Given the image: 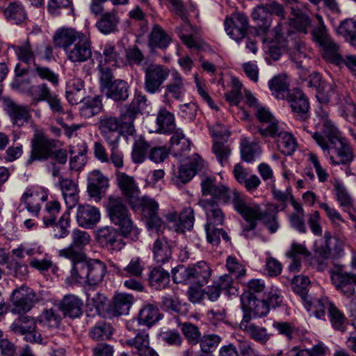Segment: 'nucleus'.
Wrapping results in <instances>:
<instances>
[{
    "instance_id": "58",
    "label": "nucleus",
    "mask_w": 356,
    "mask_h": 356,
    "mask_svg": "<svg viewBox=\"0 0 356 356\" xmlns=\"http://www.w3.org/2000/svg\"><path fill=\"white\" fill-rule=\"evenodd\" d=\"M194 210L191 207L185 208L180 213L179 221L177 224V232L184 233L186 230H191L194 224Z\"/></svg>"
},
{
    "instance_id": "59",
    "label": "nucleus",
    "mask_w": 356,
    "mask_h": 356,
    "mask_svg": "<svg viewBox=\"0 0 356 356\" xmlns=\"http://www.w3.org/2000/svg\"><path fill=\"white\" fill-rule=\"evenodd\" d=\"M71 236L72 243L66 249L71 248L75 252H81L80 250L88 244L90 241V236L88 232L78 229L72 231Z\"/></svg>"
},
{
    "instance_id": "20",
    "label": "nucleus",
    "mask_w": 356,
    "mask_h": 356,
    "mask_svg": "<svg viewBox=\"0 0 356 356\" xmlns=\"http://www.w3.org/2000/svg\"><path fill=\"white\" fill-rule=\"evenodd\" d=\"M116 179L118 186L127 202L131 206L138 203L140 191L134 178L124 172H118Z\"/></svg>"
},
{
    "instance_id": "29",
    "label": "nucleus",
    "mask_w": 356,
    "mask_h": 356,
    "mask_svg": "<svg viewBox=\"0 0 356 356\" xmlns=\"http://www.w3.org/2000/svg\"><path fill=\"white\" fill-rule=\"evenodd\" d=\"M135 320L129 321L127 324V330L134 331V337H130L126 340V344L133 349L134 354L139 355L143 350H147L149 346V334L145 331H136L134 328Z\"/></svg>"
},
{
    "instance_id": "16",
    "label": "nucleus",
    "mask_w": 356,
    "mask_h": 356,
    "mask_svg": "<svg viewBox=\"0 0 356 356\" xmlns=\"http://www.w3.org/2000/svg\"><path fill=\"white\" fill-rule=\"evenodd\" d=\"M248 28V18L243 13H232L225 21V29L227 35L236 42L246 37Z\"/></svg>"
},
{
    "instance_id": "47",
    "label": "nucleus",
    "mask_w": 356,
    "mask_h": 356,
    "mask_svg": "<svg viewBox=\"0 0 356 356\" xmlns=\"http://www.w3.org/2000/svg\"><path fill=\"white\" fill-rule=\"evenodd\" d=\"M149 282L156 290L163 289L170 284V274L161 267L154 268L149 275Z\"/></svg>"
},
{
    "instance_id": "27",
    "label": "nucleus",
    "mask_w": 356,
    "mask_h": 356,
    "mask_svg": "<svg viewBox=\"0 0 356 356\" xmlns=\"http://www.w3.org/2000/svg\"><path fill=\"white\" fill-rule=\"evenodd\" d=\"M83 301L76 296L69 294L63 297L58 304L64 316L71 318L80 317L83 314Z\"/></svg>"
},
{
    "instance_id": "19",
    "label": "nucleus",
    "mask_w": 356,
    "mask_h": 356,
    "mask_svg": "<svg viewBox=\"0 0 356 356\" xmlns=\"http://www.w3.org/2000/svg\"><path fill=\"white\" fill-rule=\"evenodd\" d=\"M259 298L252 296L250 294H242L241 296V307L244 315H249L250 320L252 317L265 316L269 312V305L266 304L264 299Z\"/></svg>"
},
{
    "instance_id": "43",
    "label": "nucleus",
    "mask_w": 356,
    "mask_h": 356,
    "mask_svg": "<svg viewBox=\"0 0 356 356\" xmlns=\"http://www.w3.org/2000/svg\"><path fill=\"white\" fill-rule=\"evenodd\" d=\"M336 32L347 42L356 47V19L348 18L342 20L336 27Z\"/></svg>"
},
{
    "instance_id": "5",
    "label": "nucleus",
    "mask_w": 356,
    "mask_h": 356,
    "mask_svg": "<svg viewBox=\"0 0 356 356\" xmlns=\"http://www.w3.org/2000/svg\"><path fill=\"white\" fill-rule=\"evenodd\" d=\"M211 270L207 263L200 261L188 266L179 265L172 269V280L176 283L188 284L201 287L207 284Z\"/></svg>"
},
{
    "instance_id": "30",
    "label": "nucleus",
    "mask_w": 356,
    "mask_h": 356,
    "mask_svg": "<svg viewBox=\"0 0 356 356\" xmlns=\"http://www.w3.org/2000/svg\"><path fill=\"white\" fill-rule=\"evenodd\" d=\"M256 116L262 123L268 124L266 128H259V133L263 137L275 136L278 131V121L272 113L265 108L258 107L256 111Z\"/></svg>"
},
{
    "instance_id": "42",
    "label": "nucleus",
    "mask_w": 356,
    "mask_h": 356,
    "mask_svg": "<svg viewBox=\"0 0 356 356\" xmlns=\"http://www.w3.org/2000/svg\"><path fill=\"white\" fill-rule=\"evenodd\" d=\"M271 137L277 139V147L282 154L291 155L296 150L297 143L293 136L289 132L281 131L280 127L275 136Z\"/></svg>"
},
{
    "instance_id": "33",
    "label": "nucleus",
    "mask_w": 356,
    "mask_h": 356,
    "mask_svg": "<svg viewBox=\"0 0 356 356\" xmlns=\"http://www.w3.org/2000/svg\"><path fill=\"white\" fill-rule=\"evenodd\" d=\"M162 316L156 305L147 304L143 305L139 311L136 321L138 325L149 328L160 321Z\"/></svg>"
},
{
    "instance_id": "9",
    "label": "nucleus",
    "mask_w": 356,
    "mask_h": 356,
    "mask_svg": "<svg viewBox=\"0 0 356 356\" xmlns=\"http://www.w3.org/2000/svg\"><path fill=\"white\" fill-rule=\"evenodd\" d=\"M58 141L47 137L42 133H36L31 140V150L26 161L29 165L34 161H46L50 159L53 150L58 147Z\"/></svg>"
},
{
    "instance_id": "48",
    "label": "nucleus",
    "mask_w": 356,
    "mask_h": 356,
    "mask_svg": "<svg viewBox=\"0 0 356 356\" xmlns=\"http://www.w3.org/2000/svg\"><path fill=\"white\" fill-rule=\"evenodd\" d=\"M82 103L80 114L85 118H90L99 113L103 107L102 99L98 95L86 97Z\"/></svg>"
},
{
    "instance_id": "7",
    "label": "nucleus",
    "mask_w": 356,
    "mask_h": 356,
    "mask_svg": "<svg viewBox=\"0 0 356 356\" xmlns=\"http://www.w3.org/2000/svg\"><path fill=\"white\" fill-rule=\"evenodd\" d=\"M147 101L145 95L136 93L130 104H127L120 108V120L122 123V132L125 136H133L136 132L134 122L147 107Z\"/></svg>"
},
{
    "instance_id": "56",
    "label": "nucleus",
    "mask_w": 356,
    "mask_h": 356,
    "mask_svg": "<svg viewBox=\"0 0 356 356\" xmlns=\"http://www.w3.org/2000/svg\"><path fill=\"white\" fill-rule=\"evenodd\" d=\"M28 92L32 98V105H36L40 102H46L54 93L45 83L31 86L28 90Z\"/></svg>"
},
{
    "instance_id": "62",
    "label": "nucleus",
    "mask_w": 356,
    "mask_h": 356,
    "mask_svg": "<svg viewBox=\"0 0 356 356\" xmlns=\"http://www.w3.org/2000/svg\"><path fill=\"white\" fill-rule=\"evenodd\" d=\"M17 58L26 63H35V56L31 47L30 42L27 40L23 44L18 46H13Z\"/></svg>"
},
{
    "instance_id": "54",
    "label": "nucleus",
    "mask_w": 356,
    "mask_h": 356,
    "mask_svg": "<svg viewBox=\"0 0 356 356\" xmlns=\"http://www.w3.org/2000/svg\"><path fill=\"white\" fill-rule=\"evenodd\" d=\"M328 316L334 330L341 332L346 331L347 319L344 314L334 304L328 305Z\"/></svg>"
},
{
    "instance_id": "60",
    "label": "nucleus",
    "mask_w": 356,
    "mask_h": 356,
    "mask_svg": "<svg viewBox=\"0 0 356 356\" xmlns=\"http://www.w3.org/2000/svg\"><path fill=\"white\" fill-rule=\"evenodd\" d=\"M329 304L333 303L329 302L326 298L315 300L310 298L309 301L305 303L307 310L312 312L317 318L325 316V309L328 310Z\"/></svg>"
},
{
    "instance_id": "22",
    "label": "nucleus",
    "mask_w": 356,
    "mask_h": 356,
    "mask_svg": "<svg viewBox=\"0 0 356 356\" xmlns=\"http://www.w3.org/2000/svg\"><path fill=\"white\" fill-rule=\"evenodd\" d=\"M203 195H211L210 198L227 203L230 200L229 189L227 186L218 184L215 178L204 177L201 181Z\"/></svg>"
},
{
    "instance_id": "51",
    "label": "nucleus",
    "mask_w": 356,
    "mask_h": 356,
    "mask_svg": "<svg viewBox=\"0 0 356 356\" xmlns=\"http://www.w3.org/2000/svg\"><path fill=\"white\" fill-rule=\"evenodd\" d=\"M182 21L183 24L176 28V33L188 47L199 49L200 46L192 35L193 27L188 20V15H186V19Z\"/></svg>"
},
{
    "instance_id": "17",
    "label": "nucleus",
    "mask_w": 356,
    "mask_h": 356,
    "mask_svg": "<svg viewBox=\"0 0 356 356\" xmlns=\"http://www.w3.org/2000/svg\"><path fill=\"white\" fill-rule=\"evenodd\" d=\"M99 129L102 137L108 143L119 142L122 134V123L120 118L111 115L101 117Z\"/></svg>"
},
{
    "instance_id": "39",
    "label": "nucleus",
    "mask_w": 356,
    "mask_h": 356,
    "mask_svg": "<svg viewBox=\"0 0 356 356\" xmlns=\"http://www.w3.org/2000/svg\"><path fill=\"white\" fill-rule=\"evenodd\" d=\"M325 236L327 238L325 245L315 249L314 255L311 260V265L318 271H323L327 267V260L331 254V248L327 244L330 236L327 234Z\"/></svg>"
},
{
    "instance_id": "50",
    "label": "nucleus",
    "mask_w": 356,
    "mask_h": 356,
    "mask_svg": "<svg viewBox=\"0 0 356 356\" xmlns=\"http://www.w3.org/2000/svg\"><path fill=\"white\" fill-rule=\"evenodd\" d=\"M113 331L111 323L99 321L90 329L89 336L95 341L108 340L111 338Z\"/></svg>"
},
{
    "instance_id": "63",
    "label": "nucleus",
    "mask_w": 356,
    "mask_h": 356,
    "mask_svg": "<svg viewBox=\"0 0 356 356\" xmlns=\"http://www.w3.org/2000/svg\"><path fill=\"white\" fill-rule=\"evenodd\" d=\"M330 62L334 64L341 66L344 65L351 72L356 70V56L348 55L344 58L339 54V49L332 53L327 58Z\"/></svg>"
},
{
    "instance_id": "41",
    "label": "nucleus",
    "mask_w": 356,
    "mask_h": 356,
    "mask_svg": "<svg viewBox=\"0 0 356 356\" xmlns=\"http://www.w3.org/2000/svg\"><path fill=\"white\" fill-rule=\"evenodd\" d=\"M170 42V37L163 28L158 24H154L148 38L149 47L152 49H166Z\"/></svg>"
},
{
    "instance_id": "4",
    "label": "nucleus",
    "mask_w": 356,
    "mask_h": 356,
    "mask_svg": "<svg viewBox=\"0 0 356 356\" xmlns=\"http://www.w3.org/2000/svg\"><path fill=\"white\" fill-rule=\"evenodd\" d=\"M316 143L321 147L325 156H328L334 165L348 164L353 159L350 144L346 138L340 137L330 143L317 131L311 133Z\"/></svg>"
},
{
    "instance_id": "12",
    "label": "nucleus",
    "mask_w": 356,
    "mask_h": 356,
    "mask_svg": "<svg viewBox=\"0 0 356 356\" xmlns=\"http://www.w3.org/2000/svg\"><path fill=\"white\" fill-rule=\"evenodd\" d=\"M170 74L169 69L162 65L150 64L145 69V90L154 94L160 90Z\"/></svg>"
},
{
    "instance_id": "18",
    "label": "nucleus",
    "mask_w": 356,
    "mask_h": 356,
    "mask_svg": "<svg viewBox=\"0 0 356 356\" xmlns=\"http://www.w3.org/2000/svg\"><path fill=\"white\" fill-rule=\"evenodd\" d=\"M213 136L215 139L212 152L222 165L224 163L227 162L231 154V149L228 145L225 144L229 137V132L226 129H222L220 124H216L213 129Z\"/></svg>"
},
{
    "instance_id": "44",
    "label": "nucleus",
    "mask_w": 356,
    "mask_h": 356,
    "mask_svg": "<svg viewBox=\"0 0 356 356\" xmlns=\"http://www.w3.org/2000/svg\"><path fill=\"white\" fill-rule=\"evenodd\" d=\"M111 266L118 275L124 277H140L144 270L139 257L132 258L128 265L122 268L115 264H112Z\"/></svg>"
},
{
    "instance_id": "45",
    "label": "nucleus",
    "mask_w": 356,
    "mask_h": 356,
    "mask_svg": "<svg viewBox=\"0 0 356 356\" xmlns=\"http://www.w3.org/2000/svg\"><path fill=\"white\" fill-rule=\"evenodd\" d=\"M21 313L10 325V330L15 334H24L27 332L35 330L36 323L35 319L26 314Z\"/></svg>"
},
{
    "instance_id": "40",
    "label": "nucleus",
    "mask_w": 356,
    "mask_h": 356,
    "mask_svg": "<svg viewBox=\"0 0 356 356\" xmlns=\"http://www.w3.org/2000/svg\"><path fill=\"white\" fill-rule=\"evenodd\" d=\"M60 186L63 198L69 209L74 207L78 202L79 195L76 184L70 179L60 177Z\"/></svg>"
},
{
    "instance_id": "10",
    "label": "nucleus",
    "mask_w": 356,
    "mask_h": 356,
    "mask_svg": "<svg viewBox=\"0 0 356 356\" xmlns=\"http://www.w3.org/2000/svg\"><path fill=\"white\" fill-rule=\"evenodd\" d=\"M307 74V72L305 68H302L299 72L300 79L307 81V86L316 90L317 100L321 104H328L331 96L334 94L333 84L322 79L321 74L317 72H313L307 78H305Z\"/></svg>"
},
{
    "instance_id": "52",
    "label": "nucleus",
    "mask_w": 356,
    "mask_h": 356,
    "mask_svg": "<svg viewBox=\"0 0 356 356\" xmlns=\"http://www.w3.org/2000/svg\"><path fill=\"white\" fill-rule=\"evenodd\" d=\"M158 130L164 134L173 133L175 129V117L165 108H161L156 118Z\"/></svg>"
},
{
    "instance_id": "8",
    "label": "nucleus",
    "mask_w": 356,
    "mask_h": 356,
    "mask_svg": "<svg viewBox=\"0 0 356 356\" xmlns=\"http://www.w3.org/2000/svg\"><path fill=\"white\" fill-rule=\"evenodd\" d=\"M274 14L281 19H285V11L283 6L277 1H270L264 5L257 6L252 13V19L257 23V35L266 33L271 25L272 17Z\"/></svg>"
},
{
    "instance_id": "34",
    "label": "nucleus",
    "mask_w": 356,
    "mask_h": 356,
    "mask_svg": "<svg viewBox=\"0 0 356 356\" xmlns=\"http://www.w3.org/2000/svg\"><path fill=\"white\" fill-rule=\"evenodd\" d=\"M186 92L185 83L183 77L177 72L171 74L170 82L165 86L164 97L180 100Z\"/></svg>"
},
{
    "instance_id": "6",
    "label": "nucleus",
    "mask_w": 356,
    "mask_h": 356,
    "mask_svg": "<svg viewBox=\"0 0 356 356\" xmlns=\"http://www.w3.org/2000/svg\"><path fill=\"white\" fill-rule=\"evenodd\" d=\"M112 70L99 64V81L107 98L115 102H124L129 96L130 86L122 79H113Z\"/></svg>"
},
{
    "instance_id": "61",
    "label": "nucleus",
    "mask_w": 356,
    "mask_h": 356,
    "mask_svg": "<svg viewBox=\"0 0 356 356\" xmlns=\"http://www.w3.org/2000/svg\"><path fill=\"white\" fill-rule=\"evenodd\" d=\"M53 228V235L56 238H65L70 233L68 228L70 227V213L65 212L59 218L58 221L54 222L51 225Z\"/></svg>"
},
{
    "instance_id": "26",
    "label": "nucleus",
    "mask_w": 356,
    "mask_h": 356,
    "mask_svg": "<svg viewBox=\"0 0 356 356\" xmlns=\"http://www.w3.org/2000/svg\"><path fill=\"white\" fill-rule=\"evenodd\" d=\"M152 250L154 260L158 264L163 265L172 259L171 248L163 233H157V238L152 245Z\"/></svg>"
},
{
    "instance_id": "15",
    "label": "nucleus",
    "mask_w": 356,
    "mask_h": 356,
    "mask_svg": "<svg viewBox=\"0 0 356 356\" xmlns=\"http://www.w3.org/2000/svg\"><path fill=\"white\" fill-rule=\"evenodd\" d=\"M316 19L317 22L314 23L311 31L312 40L325 50V56L328 58L332 53L339 49V47L330 38L323 23V17L317 15Z\"/></svg>"
},
{
    "instance_id": "32",
    "label": "nucleus",
    "mask_w": 356,
    "mask_h": 356,
    "mask_svg": "<svg viewBox=\"0 0 356 356\" xmlns=\"http://www.w3.org/2000/svg\"><path fill=\"white\" fill-rule=\"evenodd\" d=\"M86 92L84 82L80 79L70 80L65 90V97L67 102L72 105H76L85 99Z\"/></svg>"
},
{
    "instance_id": "46",
    "label": "nucleus",
    "mask_w": 356,
    "mask_h": 356,
    "mask_svg": "<svg viewBox=\"0 0 356 356\" xmlns=\"http://www.w3.org/2000/svg\"><path fill=\"white\" fill-rule=\"evenodd\" d=\"M6 18L13 24H19L26 19V13L22 3L10 2L3 10Z\"/></svg>"
},
{
    "instance_id": "53",
    "label": "nucleus",
    "mask_w": 356,
    "mask_h": 356,
    "mask_svg": "<svg viewBox=\"0 0 356 356\" xmlns=\"http://www.w3.org/2000/svg\"><path fill=\"white\" fill-rule=\"evenodd\" d=\"M261 153V149L257 142L244 138L241 141V155L243 161L252 162Z\"/></svg>"
},
{
    "instance_id": "24",
    "label": "nucleus",
    "mask_w": 356,
    "mask_h": 356,
    "mask_svg": "<svg viewBox=\"0 0 356 356\" xmlns=\"http://www.w3.org/2000/svg\"><path fill=\"white\" fill-rule=\"evenodd\" d=\"M100 212L95 207L85 204L79 205L76 211V222L80 227L93 228L100 220Z\"/></svg>"
},
{
    "instance_id": "2",
    "label": "nucleus",
    "mask_w": 356,
    "mask_h": 356,
    "mask_svg": "<svg viewBox=\"0 0 356 356\" xmlns=\"http://www.w3.org/2000/svg\"><path fill=\"white\" fill-rule=\"evenodd\" d=\"M59 255L72 261L71 273L75 281L86 282L91 286L97 285L102 281L106 266L100 260H87L82 252H75L71 248L60 250Z\"/></svg>"
},
{
    "instance_id": "55",
    "label": "nucleus",
    "mask_w": 356,
    "mask_h": 356,
    "mask_svg": "<svg viewBox=\"0 0 356 356\" xmlns=\"http://www.w3.org/2000/svg\"><path fill=\"white\" fill-rule=\"evenodd\" d=\"M220 225H204L207 241L213 245H218L220 242V237L226 243H230V238L227 233Z\"/></svg>"
},
{
    "instance_id": "14",
    "label": "nucleus",
    "mask_w": 356,
    "mask_h": 356,
    "mask_svg": "<svg viewBox=\"0 0 356 356\" xmlns=\"http://www.w3.org/2000/svg\"><path fill=\"white\" fill-rule=\"evenodd\" d=\"M254 209L257 210V212L250 216L247 221L248 225L243 226L241 234L247 238H251L252 236L249 235V232L250 231L254 230L257 225L258 220H260L267 226L271 234L275 233L279 227L276 215L267 211H261L259 205H254Z\"/></svg>"
},
{
    "instance_id": "13",
    "label": "nucleus",
    "mask_w": 356,
    "mask_h": 356,
    "mask_svg": "<svg viewBox=\"0 0 356 356\" xmlns=\"http://www.w3.org/2000/svg\"><path fill=\"white\" fill-rule=\"evenodd\" d=\"M123 238L126 237L122 232L112 226L99 227L96 232L97 243L108 250H121L125 245Z\"/></svg>"
},
{
    "instance_id": "57",
    "label": "nucleus",
    "mask_w": 356,
    "mask_h": 356,
    "mask_svg": "<svg viewBox=\"0 0 356 356\" xmlns=\"http://www.w3.org/2000/svg\"><path fill=\"white\" fill-rule=\"evenodd\" d=\"M309 284L310 281L309 278L305 276L298 275L293 279L292 286L293 291L300 296L305 303L312 298L310 296L308 295Z\"/></svg>"
},
{
    "instance_id": "35",
    "label": "nucleus",
    "mask_w": 356,
    "mask_h": 356,
    "mask_svg": "<svg viewBox=\"0 0 356 356\" xmlns=\"http://www.w3.org/2000/svg\"><path fill=\"white\" fill-rule=\"evenodd\" d=\"M4 106L15 125L21 127L28 122L30 115L26 107L18 105L10 99L6 100Z\"/></svg>"
},
{
    "instance_id": "11",
    "label": "nucleus",
    "mask_w": 356,
    "mask_h": 356,
    "mask_svg": "<svg viewBox=\"0 0 356 356\" xmlns=\"http://www.w3.org/2000/svg\"><path fill=\"white\" fill-rule=\"evenodd\" d=\"M10 300L13 306L12 312L20 314L29 312L39 298L32 289L22 285L13 291Z\"/></svg>"
},
{
    "instance_id": "31",
    "label": "nucleus",
    "mask_w": 356,
    "mask_h": 356,
    "mask_svg": "<svg viewBox=\"0 0 356 356\" xmlns=\"http://www.w3.org/2000/svg\"><path fill=\"white\" fill-rule=\"evenodd\" d=\"M133 302L134 297L131 294L119 293L114 297L107 312L112 316L128 314Z\"/></svg>"
},
{
    "instance_id": "36",
    "label": "nucleus",
    "mask_w": 356,
    "mask_h": 356,
    "mask_svg": "<svg viewBox=\"0 0 356 356\" xmlns=\"http://www.w3.org/2000/svg\"><path fill=\"white\" fill-rule=\"evenodd\" d=\"M249 321V315H243L240 327L254 341L262 344L266 343L269 340L270 334L267 333L266 328L257 326L254 324H248Z\"/></svg>"
},
{
    "instance_id": "3",
    "label": "nucleus",
    "mask_w": 356,
    "mask_h": 356,
    "mask_svg": "<svg viewBox=\"0 0 356 356\" xmlns=\"http://www.w3.org/2000/svg\"><path fill=\"white\" fill-rule=\"evenodd\" d=\"M107 215L112 223L119 227L122 234L133 241L138 239L140 232L131 219L130 212L119 197H110L106 205Z\"/></svg>"
},
{
    "instance_id": "28",
    "label": "nucleus",
    "mask_w": 356,
    "mask_h": 356,
    "mask_svg": "<svg viewBox=\"0 0 356 356\" xmlns=\"http://www.w3.org/2000/svg\"><path fill=\"white\" fill-rule=\"evenodd\" d=\"M330 277L335 288L345 296L350 297L355 293L354 286L352 285V273L339 270H330Z\"/></svg>"
},
{
    "instance_id": "38",
    "label": "nucleus",
    "mask_w": 356,
    "mask_h": 356,
    "mask_svg": "<svg viewBox=\"0 0 356 356\" xmlns=\"http://www.w3.org/2000/svg\"><path fill=\"white\" fill-rule=\"evenodd\" d=\"M108 186V180L99 170L92 171L88 177V191L90 196L98 197Z\"/></svg>"
},
{
    "instance_id": "25",
    "label": "nucleus",
    "mask_w": 356,
    "mask_h": 356,
    "mask_svg": "<svg viewBox=\"0 0 356 356\" xmlns=\"http://www.w3.org/2000/svg\"><path fill=\"white\" fill-rule=\"evenodd\" d=\"M203 166V161L197 154H194L193 157L186 163L180 165L178 175L176 176L175 181L177 184L179 182L186 184L188 182Z\"/></svg>"
},
{
    "instance_id": "1",
    "label": "nucleus",
    "mask_w": 356,
    "mask_h": 356,
    "mask_svg": "<svg viewBox=\"0 0 356 356\" xmlns=\"http://www.w3.org/2000/svg\"><path fill=\"white\" fill-rule=\"evenodd\" d=\"M54 40L56 45L65 51L67 59L74 63L86 62L92 57V42L88 34L63 27L56 31Z\"/></svg>"
},
{
    "instance_id": "37",
    "label": "nucleus",
    "mask_w": 356,
    "mask_h": 356,
    "mask_svg": "<svg viewBox=\"0 0 356 356\" xmlns=\"http://www.w3.org/2000/svg\"><path fill=\"white\" fill-rule=\"evenodd\" d=\"M268 86L272 94L277 99H285L289 91V80L286 74L275 76L268 81Z\"/></svg>"
},
{
    "instance_id": "64",
    "label": "nucleus",
    "mask_w": 356,
    "mask_h": 356,
    "mask_svg": "<svg viewBox=\"0 0 356 356\" xmlns=\"http://www.w3.org/2000/svg\"><path fill=\"white\" fill-rule=\"evenodd\" d=\"M60 206L57 201H51L46 204L44 213L42 218L45 227L54 225L60 211Z\"/></svg>"
},
{
    "instance_id": "21",
    "label": "nucleus",
    "mask_w": 356,
    "mask_h": 356,
    "mask_svg": "<svg viewBox=\"0 0 356 356\" xmlns=\"http://www.w3.org/2000/svg\"><path fill=\"white\" fill-rule=\"evenodd\" d=\"M198 204L205 213L207 220L205 225L220 226L223 225L225 215L217 200L213 198L201 199Z\"/></svg>"
},
{
    "instance_id": "49",
    "label": "nucleus",
    "mask_w": 356,
    "mask_h": 356,
    "mask_svg": "<svg viewBox=\"0 0 356 356\" xmlns=\"http://www.w3.org/2000/svg\"><path fill=\"white\" fill-rule=\"evenodd\" d=\"M232 204L234 209L247 222L251 214H254L257 210L254 209L253 207L247 205L245 196L240 192L234 191L231 196Z\"/></svg>"
},
{
    "instance_id": "23",
    "label": "nucleus",
    "mask_w": 356,
    "mask_h": 356,
    "mask_svg": "<svg viewBox=\"0 0 356 356\" xmlns=\"http://www.w3.org/2000/svg\"><path fill=\"white\" fill-rule=\"evenodd\" d=\"M293 113L302 120L309 117V102L306 95L298 88L292 90L286 97Z\"/></svg>"
}]
</instances>
